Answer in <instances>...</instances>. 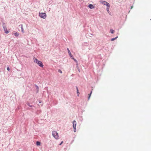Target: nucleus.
Masks as SVG:
<instances>
[{
	"label": "nucleus",
	"instance_id": "obj_1",
	"mask_svg": "<svg viewBox=\"0 0 151 151\" xmlns=\"http://www.w3.org/2000/svg\"><path fill=\"white\" fill-rule=\"evenodd\" d=\"M33 60H34V62L37 64L39 66L41 67H43V65L42 63L40 61H39L36 58H33Z\"/></svg>",
	"mask_w": 151,
	"mask_h": 151
},
{
	"label": "nucleus",
	"instance_id": "obj_2",
	"mask_svg": "<svg viewBox=\"0 0 151 151\" xmlns=\"http://www.w3.org/2000/svg\"><path fill=\"white\" fill-rule=\"evenodd\" d=\"M52 135L56 139H58L59 138V135L58 133L55 131H53L52 132Z\"/></svg>",
	"mask_w": 151,
	"mask_h": 151
},
{
	"label": "nucleus",
	"instance_id": "obj_3",
	"mask_svg": "<svg viewBox=\"0 0 151 151\" xmlns=\"http://www.w3.org/2000/svg\"><path fill=\"white\" fill-rule=\"evenodd\" d=\"M73 129H74V132H76V127L77 123H76V122L75 120H74L73 121Z\"/></svg>",
	"mask_w": 151,
	"mask_h": 151
},
{
	"label": "nucleus",
	"instance_id": "obj_4",
	"mask_svg": "<svg viewBox=\"0 0 151 151\" xmlns=\"http://www.w3.org/2000/svg\"><path fill=\"white\" fill-rule=\"evenodd\" d=\"M40 16L42 18L45 19L46 17V14L45 13H39Z\"/></svg>",
	"mask_w": 151,
	"mask_h": 151
},
{
	"label": "nucleus",
	"instance_id": "obj_5",
	"mask_svg": "<svg viewBox=\"0 0 151 151\" xmlns=\"http://www.w3.org/2000/svg\"><path fill=\"white\" fill-rule=\"evenodd\" d=\"M100 2L102 4L107 6L110 5L109 3L105 1H101Z\"/></svg>",
	"mask_w": 151,
	"mask_h": 151
},
{
	"label": "nucleus",
	"instance_id": "obj_6",
	"mask_svg": "<svg viewBox=\"0 0 151 151\" xmlns=\"http://www.w3.org/2000/svg\"><path fill=\"white\" fill-rule=\"evenodd\" d=\"M5 33L8 34L9 32V31H7L6 27H3Z\"/></svg>",
	"mask_w": 151,
	"mask_h": 151
},
{
	"label": "nucleus",
	"instance_id": "obj_7",
	"mask_svg": "<svg viewBox=\"0 0 151 151\" xmlns=\"http://www.w3.org/2000/svg\"><path fill=\"white\" fill-rule=\"evenodd\" d=\"M67 50H68V53H69V55L70 56V57H72L73 56L72 55L71 53L70 50H69L68 48L67 49Z\"/></svg>",
	"mask_w": 151,
	"mask_h": 151
},
{
	"label": "nucleus",
	"instance_id": "obj_8",
	"mask_svg": "<svg viewBox=\"0 0 151 151\" xmlns=\"http://www.w3.org/2000/svg\"><path fill=\"white\" fill-rule=\"evenodd\" d=\"M13 35L16 37H18L19 35V33L16 32H15L13 33Z\"/></svg>",
	"mask_w": 151,
	"mask_h": 151
},
{
	"label": "nucleus",
	"instance_id": "obj_9",
	"mask_svg": "<svg viewBox=\"0 0 151 151\" xmlns=\"http://www.w3.org/2000/svg\"><path fill=\"white\" fill-rule=\"evenodd\" d=\"M88 7L89 8H90L91 9H92L94 8V6H93V5L92 4H90L88 6Z\"/></svg>",
	"mask_w": 151,
	"mask_h": 151
},
{
	"label": "nucleus",
	"instance_id": "obj_10",
	"mask_svg": "<svg viewBox=\"0 0 151 151\" xmlns=\"http://www.w3.org/2000/svg\"><path fill=\"white\" fill-rule=\"evenodd\" d=\"M109 8H110V5H109L108 6H107L106 10H107V11L109 13Z\"/></svg>",
	"mask_w": 151,
	"mask_h": 151
},
{
	"label": "nucleus",
	"instance_id": "obj_11",
	"mask_svg": "<svg viewBox=\"0 0 151 151\" xmlns=\"http://www.w3.org/2000/svg\"><path fill=\"white\" fill-rule=\"evenodd\" d=\"M20 26H21V29H22V32H24V29L23 27V25L22 24H21L20 25Z\"/></svg>",
	"mask_w": 151,
	"mask_h": 151
},
{
	"label": "nucleus",
	"instance_id": "obj_12",
	"mask_svg": "<svg viewBox=\"0 0 151 151\" xmlns=\"http://www.w3.org/2000/svg\"><path fill=\"white\" fill-rule=\"evenodd\" d=\"M40 142L37 141L36 142V145L37 146H39L40 145Z\"/></svg>",
	"mask_w": 151,
	"mask_h": 151
},
{
	"label": "nucleus",
	"instance_id": "obj_13",
	"mask_svg": "<svg viewBox=\"0 0 151 151\" xmlns=\"http://www.w3.org/2000/svg\"><path fill=\"white\" fill-rule=\"evenodd\" d=\"M110 31L111 32L112 34L114 33V30H113V29H111L110 30Z\"/></svg>",
	"mask_w": 151,
	"mask_h": 151
},
{
	"label": "nucleus",
	"instance_id": "obj_14",
	"mask_svg": "<svg viewBox=\"0 0 151 151\" xmlns=\"http://www.w3.org/2000/svg\"><path fill=\"white\" fill-rule=\"evenodd\" d=\"M117 37H118L117 36L114 38H112L111 39V41H113L114 40H116Z\"/></svg>",
	"mask_w": 151,
	"mask_h": 151
},
{
	"label": "nucleus",
	"instance_id": "obj_15",
	"mask_svg": "<svg viewBox=\"0 0 151 151\" xmlns=\"http://www.w3.org/2000/svg\"><path fill=\"white\" fill-rule=\"evenodd\" d=\"M76 62V63H77V61L75 59L73 56H72V57H71Z\"/></svg>",
	"mask_w": 151,
	"mask_h": 151
},
{
	"label": "nucleus",
	"instance_id": "obj_16",
	"mask_svg": "<svg viewBox=\"0 0 151 151\" xmlns=\"http://www.w3.org/2000/svg\"><path fill=\"white\" fill-rule=\"evenodd\" d=\"M92 93V91H91V92L90 93V94H89V97H88V100H89V99H90V97L91 95V94Z\"/></svg>",
	"mask_w": 151,
	"mask_h": 151
},
{
	"label": "nucleus",
	"instance_id": "obj_17",
	"mask_svg": "<svg viewBox=\"0 0 151 151\" xmlns=\"http://www.w3.org/2000/svg\"><path fill=\"white\" fill-rule=\"evenodd\" d=\"M58 72L60 73H62V71L60 70H58Z\"/></svg>",
	"mask_w": 151,
	"mask_h": 151
},
{
	"label": "nucleus",
	"instance_id": "obj_18",
	"mask_svg": "<svg viewBox=\"0 0 151 151\" xmlns=\"http://www.w3.org/2000/svg\"><path fill=\"white\" fill-rule=\"evenodd\" d=\"M7 70L9 71L10 70V69L8 67L7 68Z\"/></svg>",
	"mask_w": 151,
	"mask_h": 151
},
{
	"label": "nucleus",
	"instance_id": "obj_19",
	"mask_svg": "<svg viewBox=\"0 0 151 151\" xmlns=\"http://www.w3.org/2000/svg\"><path fill=\"white\" fill-rule=\"evenodd\" d=\"M77 93L78 94V96H79V91H78V90H77Z\"/></svg>",
	"mask_w": 151,
	"mask_h": 151
},
{
	"label": "nucleus",
	"instance_id": "obj_20",
	"mask_svg": "<svg viewBox=\"0 0 151 151\" xmlns=\"http://www.w3.org/2000/svg\"><path fill=\"white\" fill-rule=\"evenodd\" d=\"M63 143V141H62L61 142V143L60 144V145H61Z\"/></svg>",
	"mask_w": 151,
	"mask_h": 151
},
{
	"label": "nucleus",
	"instance_id": "obj_21",
	"mask_svg": "<svg viewBox=\"0 0 151 151\" xmlns=\"http://www.w3.org/2000/svg\"><path fill=\"white\" fill-rule=\"evenodd\" d=\"M76 88L77 91V90H78V88L77 87H76Z\"/></svg>",
	"mask_w": 151,
	"mask_h": 151
},
{
	"label": "nucleus",
	"instance_id": "obj_22",
	"mask_svg": "<svg viewBox=\"0 0 151 151\" xmlns=\"http://www.w3.org/2000/svg\"><path fill=\"white\" fill-rule=\"evenodd\" d=\"M132 6L131 8L132 9Z\"/></svg>",
	"mask_w": 151,
	"mask_h": 151
}]
</instances>
